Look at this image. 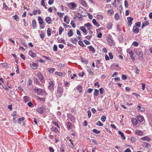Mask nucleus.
Returning <instances> with one entry per match:
<instances>
[{
    "label": "nucleus",
    "mask_w": 152,
    "mask_h": 152,
    "mask_svg": "<svg viewBox=\"0 0 152 152\" xmlns=\"http://www.w3.org/2000/svg\"><path fill=\"white\" fill-rule=\"evenodd\" d=\"M63 92L62 88L60 87H58L57 88V92L56 94V96L58 97H60L61 96Z\"/></svg>",
    "instance_id": "f257e3e1"
},
{
    "label": "nucleus",
    "mask_w": 152,
    "mask_h": 152,
    "mask_svg": "<svg viewBox=\"0 0 152 152\" xmlns=\"http://www.w3.org/2000/svg\"><path fill=\"white\" fill-rule=\"evenodd\" d=\"M35 93L37 95H40L42 94L43 90L38 88H36L34 89Z\"/></svg>",
    "instance_id": "f03ea898"
},
{
    "label": "nucleus",
    "mask_w": 152,
    "mask_h": 152,
    "mask_svg": "<svg viewBox=\"0 0 152 152\" xmlns=\"http://www.w3.org/2000/svg\"><path fill=\"white\" fill-rule=\"evenodd\" d=\"M65 125L67 126L68 130L72 129V124L71 123L69 122V120L68 119L66 120Z\"/></svg>",
    "instance_id": "7ed1b4c3"
},
{
    "label": "nucleus",
    "mask_w": 152,
    "mask_h": 152,
    "mask_svg": "<svg viewBox=\"0 0 152 152\" xmlns=\"http://www.w3.org/2000/svg\"><path fill=\"white\" fill-rule=\"evenodd\" d=\"M37 75L39 80L41 82H43L44 81V76L40 72H38L37 74Z\"/></svg>",
    "instance_id": "20e7f679"
},
{
    "label": "nucleus",
    "mask_w": 152,
    "mask_h": 152,
    "mask_svg": "<svg viewBox=\"0 0 152 152\" xmlns=\"http://www.w3.org/2000/svg\"><path fill=\"white\" fill-rule=\"evenodd\" d=\"M45 110V108L43 107H39L37 109V111L40 114L43 113Z\"/></svg>",
    "instance_id": "39448f33"
},
{
    "label": "nucleus",
    "mask_w": 152,
    "mask_h": 152,
    "mask_svg": "<svg viewBox=\"0 0 152 152\" xmlns=\"http://www.w3.org/2000/svg\"><path fill=\"white\" fill-rule=\"evenodd\" d=\"M107 41L108 44L110 46H112L114 45V42L113 40L110 37H108L107 39Z\"/></svg>",
    "instance_id": "423d86ee"
},
{
    "label": "nucleus",
    "mask_w": 152,
    "mask_h": 152,
    "mask_svg": "<svg viewBox=\"0 0 152 152\" xmlns=\"http://www.w3.org/2000/svg\"><path fill=\"white\" fill-rule=\"evenodd\" d=\"M67 118L70 119L71 121L74 122L75 121V117L71 114H67Z\"/></svg>",
    "instance_id": "0eeeda50"
},
{
    "label": "nucleus",
    "mask_w": 152,
    "mask_h": 152,
    "mask_svg": "<svg viewBox=\"0 0 152 152\" xmlns=\"http://www.w3.org/2000/svg\"><path fill=\"white\" fill-rule=\"evenodd\" d=\"M53 86L54 83L52 81L49 82L48 86V89L50 90H53L54 89Z\"/></svg>",
    "instance_id": "6e6552de"
},
{
    "label": "nucleus",
    "mask_w": 152,
    "mask_h": 152,
    "mask_svg": "<svg viewBox=\"0 0 152 152\" xmlns=\"http://www.w3.org/2000/svg\"><path fill=\"white\" fill-rule=\"evenodd\" d=\"M78 2L81 5L85 7H86L87 6V3L83 0H79Z\"/></svg>",
    "instance_id": "1a4fd4ad"
},
{
    "label": "nucleus",
    "mask_w": 152,
    "mask_h": 152,
    "mask_svg": "<svg viewBox=\"0 0 152 152\" xmlns=\"http://www.w3.org/2000/svg\"><path fill=\"white\" fill-rule=\"evenodd\" d=\"M137 119L139 122H142L144 120V118L142 115H137L136 117Z\"/></svg>",
    "instance_id": "9d476101"
},
{
    "label": "nucleus",
    "mask_w": 152,
    "mask_h": 152,
    "mask_svg": "<svg viewBox=\"0 0 152 152\" xmlns=\"http://www.w3.org/2000/svg\"><path fill=\"white\" fill-rule=\"evenodd\" d=\"M137 109H138V111L139 112H143L145 111V109L143 108H141V105L140 104H138Z\"/></svg>",
    "instance_id": "9b49d317"
},
{
    "label": "nucleus",
    "mask_w": 152,
    "mask_h": 152,
    "mask_svg": "<svg viewBox=\"0 0 152 152\" xmlns=\"http://www.w3.org/2000/svg\"><path fill=\"white\" fill-rule=\"evenodd\" d=\"M30 67L34 69H36L37 68L38 65L37 64L32 63L30 64Z\"/></svg>",
    "instance_id": "f8f14e48"
},
{
    "label": "nucleus",
    "mask_w": 152,
    "mask_h": 152,
    "mask_svg": "<svg viewBox=\"0 0 152 152\" xmlns=\"http://www.w3.org/2000/svg\"><path fill=\"white\" fill-rule=\"evenodd\" d=\"M127 19L128 22V26H130L132 24V22L133 20V19L131 17H128Z\"/></svg>",
    "instance_id": "ddd939ff"
},
{
    "label": "nucleus",
    "mask_w": 152,
    "mask_h": 152,
    "mask_svg": "<svg viewBox=\"0 0 152 152\" xmlns=\"http://www.w3.org/2000/svg\"><path fill=\"white\" fill-rule=\"evenodd\" d=\"M45 20L47 23L48 24H51L52 23V20L49 17H47L45 18Z\"/></svg>",
    "instance_id": "4468645a"
},
{
    "label": "nucleus",
    "mask_w": 152,
    "mask_h": 152,
    "mask_svg": "<svg viewBox=\"0 0 152 152\" xmlns=\"http://www.w3.org/2000/svg\"><path fill=\"white\" fill-rule=\"evenodd\" d=\"M28 54L32 58H34L36 56V54L32 50H30L29 51Z\"/></svg>",
    "instance_id": "2eb2a0df"
},
{
    "label": "nucleus",
    "mask_w": 152,
    "mask_h": 152,
    "mask_svg": "<svg viewBox=\"0 0 152 152\" xmlns=\"http://www.w3.org/2000/svg\"><path fill=\"white\" fill-rule=\"evenodd\" d=\"M79 29L82 31L83 32H84L85 35H86L87 34V31L84 27L83 26H80V27Z\"/></svg>",
    "instance_id": "dca6fc26"
},
{
    "label": "nucleus",
    "mask_w": 152,
    "mask_h": 152,
    "mask_svg": "<svg viewBox=\"0 0 152 152\" xmlns=\"http://www.w3.org/2000/svg\"><path fill=\"white\" fill-rule=\"evenodd\" d=\"M132 31L134 33L137 34L139 32V29L136 26H134L133 28Z\"/></svg>",
    "instance_id": "f3484780"
},
{
    "label": "nucleus",
    "mask_w": 152,
    "mask_h": 152,
    "mask_svg": "<svg viewBox=\"0 0 152 152\" xmlns=\"http://www.w3.org/2000/svg\"><path fill=\"white\" fill-rule=\"evenodd\" d=\"M132 122L134 125H136L137 124V119L132 118L131 119Z\"/></svg>",
    "instance_id": "a211bd4d"
},
{
    "label": "nucleus",
    "mask_w": 152,
    "mask_h": 152,
    "mask_svg": "<svg viewBox=\"0 0 152 152\" xmlns=\"http://www.w3.org/2000/svg\"><path fill=\"white\" fill-rule=\"evenodd\" d=\"M92 23L94 26L97 27H99L100 26V25L99 24V23L96 21V20L94 19H93Z\"/></svg>",
    "instance_id": "6ab92c4d"
},
{
    "label": "nucleus",
    "mask_w": 152,
    "mask_h": 152,
    "mask_svg": "<svg viewBox=\"0 0 152 152\" xmlns=\"http://www.w3.org/2000/svg\"><path fill=\"white\" fill-rule=\"evenodd\" d=\"M90 51H91L93 53H94L95 52V49L91 45L88 46Z\"/></svg>",
    "instance_id": "aec40b11"
},
{
    "label": "nucleus",
    "mask_w": 152,
    "mask_h": 152,
    "mask_svg": "<svg viewBox=\"0 0 152 152\" xmlns=\"http://www.w3.org/2000/svg\"><path fill=\"white\" fill-rule=\"evenodd\" d=\"M141 139L143 140H146L148 141H150L151 140V139L147 136L142 137Z\"/></svg>",
    "instance_id": "412c9836"
},
{
    "label": "nucleus",
    "mask_w": 152,
    "mask_h": 152,
    "mask_svg": "<svg viewBox=\"0 0 152 152\" xmlns=\"http://www.w3.org/2000/svg\"><path fill=\"white\" fill-rule=\"evenodd\" d=\"M135 132L136 134L138 135L141 136L143 134V132L141 131L138 130H136Z\"/></svg>",
    "instance_id": "4be33fe9"
},
{
    "label": "nucleus",
    "mask_w": 152,
    "mask_h": 152,
    "mask_svg": "<svg viewBox=\"0 0 152 152\" xmlns=\"http://www.w3.org/2000/svg\"><path fill=\"white\" fill-rule=\"evenodd\" d=\"M84 26L87 27V29L89 30L91 29V24L88 23L84 24Z\"/></svg>",
    "instance_id": "5701e85b"
},
{
    "label": "nucleus",
    "mask_w": 152,
    "mask_h": 152,
    "mask_svg": "<svg viewBox=\"0 0 152 152\" xmlns=\"http://www.w3.org/2000/svg\"><path fill=\"white\" fill-rule=\"evenodd\" d=\"M136 54L139 56V57L140 58H142L143 54L142 52L140 51H137L136 52Z\"/></svg>",
    "instance_id": "b1692460"
},
{
    "label": "nucleus",
    "mask_w": 152,
    "mask_h": 152,
    "mask_svg": "<svg viewBox=\"0 0 152 152\" xmlns=\"http://www.w3.org/2000/svg\"><path fill=\"white\" fill-rule=\"evenodd\" d=\"M23 100L26 103L29 101V98L27 96H25L23 97Z\"/></svg>",
    "instance_id": "393cba45"
},
{
    "label": "nucleus",
    "mask_w": 152,
    "mask_h": 152,
    "mask_svg": "<svg viewBox=\"0 0 152 152\" xmlns=\"http://www.w3.org/2000/svg\"><path fill=\"white\" fill-rule=\"evenodd\" d=\"M36 22L35 20H34L32 21V27L34 28H37Z\"/></svg>",
    "instance_id": "a878e982"
},
{
    "label": "nucleus",
    "mask_w": 152,
    "mask_h": 152,
    "mask_svg": "<svg viewBox=\"0 0 152 152\" xmlns=\"http://www.w3.org/2000/svg\"><path fill=\"white\" fill-rule=\"evenodd\" d=\"M87 70L88 72L89 73L90 75H93L94 73L91 71V69L90 67L88 66L87 68Z\"/></svg>",
    "instance_id": "bb28decb"
},
{
    "label": "nucleus",
    "mask_w": 152,
    "mask_h": 152,
    "mask_svg": "<svg viewBox=\"0 0 152 152\" xmlns=\"http://www.w3.org/2000/svg\"><path fill=\"white\" fill-rule=\"evenodd\" d=\"M118 132L119 133V134H120L121 135V137H122L123 139V140H125L126 139V137L124 133L120 131H119Z\"/></svg>",
    "instance_id": "cd10ccee"
},
{
    "label": "nucleus",
    "mask_w": 152,
    "mask_h": 152,
    "mask_svg": "<svg viewBox=\"0 0 152 152\" xmlns=\"http://www.w3.org/2000/svg\"><path fill=\"white\" fill-rule=\"evenodd\" d=\"M76 88L77 90H79V92L81 93L82 92L83 88L82 86H78Z\"/></svg>",
    "instance_id": "c85d7f7f"
},
{
    "label": "nucleus",
    "mask_w": 152,
    "mask_h": 152,
    "mask_svg": "<svg viewBox=\"0 0 152 152\" xmlns=\"http://www.w3.org/2000/svg\"><path fill=\"white\" fill-rule=\"evenodd\" d=\"M38 20L39 24L41 25L43 23V20L40 16H39L38 18Z\"/></svg>",
    "instance_id": "c756f323"
},
{
    "label": "nucleus",
    "mask_w": 152,
    "mask_h": 152,
    "mask_svg": "<svg viewBox=\"0 0 152 152\" xmlns=\"http://www.w3.org/2000/svg\"><path fill=\"white\" fill-rule=\"evenodd\" d=\"M71 41L74 44H76L77 42V39L75 38H72L71 39Z\"/></svg>",
    "instance_id": "7c9ffc66"
},
{
    "label": "nucleus",
    "mask_w": 152,
    "mask_h": 152,
    "mask_svg": "<svg viewBox=\"0 0 152 152\" xmlns=\"http://www.w3.org/2000/svg\"><path fill=\"white\" fill-rule=\"evenodd\" d=\"M67 34L68 36L69 37H71L72 36L73 34V33L72 32V30L71 29H70L69 30V31L68 32Z\"/></svg>",
    "instance_id": "2f4dec72"
},
{
    "label": "nucleus",
    "mask_w": 152,
    "mask_h": 152,
    "mask_svg": "<svg viewBox=\"0 0 152 152\" xmlns=\"http://www.w3.org/2000/svg\"><path fill=\"white\" fill-rule=\"evenodd\" d=\"M55 69L54 68H49L48 69V71L50 73H52L55 71Z\"/></svg>",
    "instance_id": "473e14b6"
},
{
    "label": "nucleus",
    "mask_w": 152,
    "mask_h": 152,
    "mask_svg": "<svg viewBox=\"0 0 152 152\" xmlns=\"http://www.w3.org/2000/svg\"><path fill=\"white\" fill-rule=\"evenodd\" d=\"M99 90L95 89V91L94 93V96H97L99 94Z\"/></svg>",
    "instance_id": "72a5a7b5"
},
{
    "label": "nucleus",
    "mask_w": 152,
    "mask_h": 152,
    "mask_svg": "<svg viewBox=\"0 0 152 152\" xmlns=\"http://www.w3.org/2000/svg\"><path fill=\"white\" fill-rule=\"evenodd\" d=\"M51 130L53 131H54L56 132H57L58 131V130L57 128L54 126H53L51 128Z\"/></svg>",
    "instance_id": "f704fd0d"
},
{
    "label": "nucleus",
    "mask_w": 152,
    "mask_h": 152,
    "mask_svg": "<svg viewBox=\"0 0 152 152\" xmlns=\"http://www.w3.org/2000/svg\"><path fill=\"white\" fill-rule=\"evenodd\" d=\"M107 12L109 14H111V15H113L114 14V11L112 10H107Z\"/></svg>",
    "instance_id": "c9c22d12"
},
{
    "label": "nucleus",
    "mask_w": 152,
    "mask_h": 152,
    "mask_svg": "<svg viewBox=\"0 0 152 152\" xmlns=\"http://www.w3.org/2000/svg\"><path fill=\"white\" fill-rule=\"evenodd\" d=\"M51 29H50V28H48L47 30V34H48V36H50L51 35Z\"/></svg>",
    "instance_id": "e433bc0d"
},
{
    "label": "nucleus",
    "mask_w": 152,
    "mask_h": 152,
    "mask_svg": "<svg viewBox=\"0 0 152 152\" xmlns=\"http://www.w3.org/2000/svg\"><path fill=\"white\" fill-rule=\"evenodd\" d=\"M97 18L99 20H102L103 16L102 15H97Z\"/></svg>",
    "instance_id": "4c0bfd02"
},
{
    "label": "nucleus",
    "mask_w": 152,
    "mask_h": 152,
    "mask_svg": "<svg viewBox=\"0 0 152 152\" xmlns=\"http://www.w3.org/2000/svg\"><path fill=\"white\" fill-rule=\"evenodd\" d=\"M13 18L16 20L17 21H18L19 20V18L17 15H15L13 16Z\"/></svg>",
    "instance_id": "58836bf2"
},
{
    "label": "nucleus",
    "mask_w": 152,
    "mask_h": 152,
    "mask_svg": "<svg viewBox=\"0 0 152 152\" xmlns=\"http://www.w3.org/2000/svg\"><path fill=\"white\" fill-rule=\"evenodd\" d=\"M115 18V20H118L119 18V14L118 13H116L115 14L114 16Z\"/></svg>",
    "instance_id": "ea45409f"
},
{
    "label": "nucleus",
    "mask_w": 152,
    "mask_h": 152,
    "mask_svg": "<svg viewBox=\"0 0 152 152\" xmlns=\"http://www.w3.org/2000/svg\"><path fill=\"white\" fill-rule=\"evenodd\" d=\"M76 16L78 18L79 20H82L83 19L82 15L80 14H78V15Z\"/></svg>",
    "instance_id": "a19ab883"
},
{
    "label": "nucleus",
    "mask_w": 152,
    "mask_h": 152,
    "mask_svg": "<svg viewBox=\"0 0 152 152\" xmlns=\"http://www.w3.org/2000/svg\"><path fill=\"white\" fill-rule=\"evenodd\" d=\"M64 28H63L62 27H59V34H61L62 32L64 31Z\"/></svg>",
    "instance_id": "79ce46f5"
},
{
    "label": "nucleus",
    "mask_w": 152,
    "mask_h": 152,
    "mask_svg": "<svg viewBox=\"0 0 152 152\" xmlns=\"http://www.w3.org/2000/svg\"><path fill=\"white\" fill-rule=\"evenodd\" d=\"M3 8L6 10H7L8 9V7L6 5L5 3H4L3 4Z\"/></svg>",
    "instance_id": "37998d69"
},
{
    "label": "nucleus",
    "mask_w": 152,
    "mask_h": 152,
    "mask_svg": "<svg viewBox=\"0 0 152 152\" xmlns=\"http://www.w3.org/2000/svg\"><path fill=\"white\" fill-rule=\"evenodd\" d=\"M96 125L97 126H103V124H102L100 121H98L96 124Z\"/></svg>",
    "instance_id": "c03bdc74"
},
{
    "label": "nucleus",
    "mask_w": 152,
    "mask_h": 152,
    "mask_svg": "<svg viewBox=\"0 0 152 152\" xmlns=\"http://www.w3.org/2000/svg\"><path fill=\"white\" fill-rule=\"evenodd\" d=\"M34 79L35 83L37 84H39V82L37 78L34 77Z\"/></svg>",
    "instance_id": "a18cd8bd"
},
{
    "label": "nucleus",
    "mask_w": 152,
    "mask_h": 152,
    "mask_svg": "<svg viewBox=\"0 0 152 152\" xmlns=\"http://www.w3.org/2000/svg\"><path fill=\"white\" fill-rule=\"evenodd\" d=\"M78 44L80 45L82 47L86 46L83 44V42L82 41H79L78 42Z\"/></svg>",
    "instance_id": "49530a36"
},
{
    "label": "nucleus",
    "mask_w": 152,
    "mask_h": 152,
    "mask_svg": "<svg viewBox=\"0 0 152 152\" xmlns=\"http://www.w3.org/2000/svg\"><path fill=\"white\" fill-rule=\"evenodd\" d=\"M70 4L72 8H75L77 6L76 4L74 3H71Z\"/></svg>",
    "instance_id": "de8ad7c7"
},
{
    "label": "nucleus",
    "mask_w": 152,
    "mask_h": 152,
    "mask_svg": "<svg viewBox=\"0 0 152 152\" xmlns=\"http://www.w3.org/2000/svg\"><path fill=\"white\" fill-rule=\"evenodd\" d=\"M93 132H94L97 134H99L100 133V131L99 130H97L96 129H93L92 130Z\"/></svg>",
    "instance_id": "09e8293b"
},
{
    "label": "nucleus",
    "mask_w": 152,
    "mask_h": 152,
    "mask_svg": "<svg viewBox=\"0 0 152 152\" xmlns=\"http://www.w3.org/2000/svg\"><path fill=\"white\" fill-rule=\"evenodd\" d=\"M124 5L126 8H127L129 6V4L127 1L125 0L124 1Z\"/></svg>",
    "instance_id": "8fccbe9b"
},
{
    "label": "nucleus",
    "mask_w": 152,
    "mask_h": 152,
    "mask_svg": "<svg viewBox=\"0 0 152 152\" xmlns=\"http://www.w3.org/2000/svg\"><path fill=\"white\" fill-rule=\"evenodd\" d=\"M53 123L54 124V125L57 126V127L59 128V126H58V122H56L55 121H53Z\"/></svg>",
    "instance_id": "3c124183"
},
{
    "label": "nucleus",
    "mask_w": 152,
    "mask_h": 152,
    "mask_svg": "<svg viewBox=\"0 0 152 152\" xmlns=\"http://www.w3.org/2000/svg\"><path fill=\"white\" fill-rule=\"evenodd\" d=\"M106 119V117L104 116L102 117L101 118V120L103 122H104L105 121Z\"/></svg>",
    "instance_id": "603ef678"
},
{
    "label": "nucleus",
    "mask_w": 152,
    "mask_h": 152,
    "mask_svg": "<svg viewBox=\"0 0 152 152\" xmlns=\"http://www.w3.org/2000/svg\"><path fill=\"white\" fill-rule=\"evenodd\" d=\"M55 74L56 75H58L60 76H61L63 75V73L61 72H55Z\"/></svg>",
    "instance_id": "864d4df0"
},
{
    "label": "nucleus",
    "mask_w": 152,
    "mask_h": 152,
    "mask_svg": "<svg viewBox=\"0 0 152 152\" xmlns=\"http://www.w3.org/2000/svg\"><path fill=\"white\" fill-rule=\"evenodd\" d=\"M71 24L73 28H75L76 27V25L75 23H74V21L72 20L71 22Z\"/></svg>",
    "instance_id": "5fc2aeb1"
},
{
    "label": "nucleus",
    "mask_w": 152,
    "mask_h": 152,
    "mask_svg": "<svg viewBox=\"0 0 152 152\" xmlns=\"http://www.w3.org/2000/svg\"><path fill=\"white\" fill-rule=\"evenodd\" d=\"M67 18V15H66L64 18V21L66 23L68 24L69 23V21H67L66 20V18Z\"/></svg>",
    "instance_id": "6e6d98bb"
},
{
    "label": "nucleus",
    "mask_w": 152,
    "mask_h": 152,
    "mask_svg": "<svg viewBox=\"0 0 152 152\" xmlns=\"http://www.w3.org/2000/svg\"><path fill=\"white\" fill-rule=\"evenodd\" d=\"M117 9L118 10H119L120 12L121 13V11L122 9V7L121 5H120L117 7Z\"/></svg>",
    "instance_id": "4d7b16f0"
},
{
    "label": "nucleus",
    "mask_w": 152,
    "mask_h": 152,
    "mask_svg": "<svg viewBox=\"0 0 152 152\" xmlns=\"http://www.w3.org/2000/svg\"><path fill=\"white\" fill-rule=\"evenodd\" d=\"M134 67H135L136 70V71L135 72V73L136 74H138L140 72V70L138 69V68L136 66H135Z\"/></svg>",
    "instance_id": "13d9d810"
},
{
    "label": "nucleus",
    "mask_w": 152,
    "mask_h": 152,
    "mask_svg": "<svg viewBox=\"0 0 152 152\" xmlns=\"http://www.w3.org/2000/svg\"><path fill=\"white\" fill-rule=\"evenodd\" d=\"M81 61L82 62L85 63L86 64L88 63V61L87 60L81 58Z\"/></svg>",
    "instance_id": "bf43d9fd"
},
{
    "label": "nucleus",
    "mask_w": 152,
    "mask_h": 152,
    "mask_svg": "<svg viewBox=\"0 0 152 152\" xmlns=\"http://www.w3.org/2000/svg\"><path fill=\"white\" fill-rule=\"evenodd\" d=\"M83 41L84 43L86 45H89L90 44V42L86 40H84Z\"/></svg>",
    "instance_id": "052dcab7"
},
{
    "label": "nucleus",
    "mask_w": 152,
    "mask_h": 152,
    "mask_svg": "<svg viewBox=\"0 0 152 152\" xmlns=\"http://www.w3.org/2000/svg\"><path fill=\"white\" fill-rule=\"evenodd\" d=\"M58 48L56 45H54L53 47V50L55 51H56L57 50Z\"/></svg>",
    "instance_id": "680f3d73"
},
{
    "label": "nucleus",
    "mask_w": 152,
    "mask_h": 152,
    "mask_svg": "<svg viewBox=\"0 0 152 152\" xmlns=\"http://www.w3.org/2000/svg\"><path fill=\"white\" fill-rule=\"evenodd\" d=\"M145 26H148L149 24V23L148 21H146L142 23Z\"/></svg>",
    "instance_id": "e2e57ef3"
},
{
    "label": "nucleus",
    "mask_w": 152,
    "mask_h": 152,
    "mask_svg": "<svg viewBox=\"0 0 152 152\" xmlns=\"http://www.w3.org/2000/svg\"><path fill=\"white\" fill-rule=\"evenodd\" d=\"M135 24L136 25V26H137L138 27H140L141 26V23L140 22H138L135 23Z\"/></svg>",
    "instance_id": "0e129e2a"
},
{
    "label": "nucleus",
    "mask_w": 152,
    "mask_h": 152,
    "mask_svg": "<svg viewBox=\"0 0 152 152\" xmlns=\"http://www.w3.org/2000/svg\"><path fill=\"white\" fill-rule=\"evenodd\" d=\"M99 91L100 94H102L104 93V90L103 88H101L99 89Z\"/></svg>",
    "instance_id": "69168bd1"
},
{
    "label": "nucleus",
    "mask_w": 152,
    "mask_h": 152,
    "mask_svg": "<svg viewBox=\"0 0 152 152\" xmlns=\"http://www.w3.org/2000/svg\"><path fill=\"white\" fill-rule=\"evenodd\" d=\"M27 104H28V106H29V107H33V104L31 102H28L27 103Z\"/></svg>",
    "instance_id": "338daca9"
},
{
    "label": "nucleus",
    "mask_w": 152,
    "mask_h": 152,
    "mask_svg": "<svg viewBox=\"0 0 152 152\" xmlns=\"http://www.w3.org/2000/svg\"><path fill=\"white\" fill-rule=\"evenodd\" d=\"M112 25L111 24H108L107 25V28L108 29H110L111 28Z\"/></svg>",
    "instance_id": "774afa93"
}]
</instances>
